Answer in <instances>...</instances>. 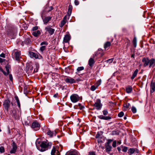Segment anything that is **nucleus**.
<instances>
[{"label": "nucleus", "mask_w": 155, "mask_h": 155, "mask_svg": "<svg viewBox=\"0 0 155 155\" xmlns=\"http://www.w3.org/2000/svg\"><path fill=\"white\" fill-rule=\"evenodd\" d=\"M45 29L46 32H48L51 35L53 34L55 31L54 29L51 28L50 26H48L45 28Z\"/></svg>", "instance_id": "9d476101"}, {"label": "nucleus", "mask_w": 155, "mask_h": 155, "mask_svg": "<svg viewBox=\"0 0 155 155\" xmlns=\"http://www.w3.org/2000/svg\"><path fill=\"white\" fill-rule=\"evenodd\" d=\"M117 149L119 151H120V147H118L117 148Z\"/></svg>", "instance_id": "e2e57ef3"}, {"label": "nucleus", "mask_w": 155, "mask_h": 155, "mask_svg": "<svg viewBox=\"0 0 155 155\" xmlns=\"http://www.w3.org/2000/svg\"><path fill=\"white\" fill-rule=\"evenodd\" d=\"M84 69V68L83 67H79L77 68V70L78 72H79L80 71L83 70Z\"/></svg>", "instance_id": "4c0bfd02"}, {"label": "nucleus", "mask_w": 155, "mask_h": 155, "mask_svg": "<svg viewBox=\"0 0 155 155\" xmlns=\"http://www.w3.org/2000/svg\"><path fill=\"white\" fill-rule=\"evenodd\" d=\"M71 38L70 36L68 35H66L64 38L63 41L65 43L68 42Z\"/></svg>", "instance_id": "f3484780"}, {"label": "nucleus", "mask_w": 155, "mask_h": 155, "mask_svg": "<svg viewBox=\"0 0 155 155\" xmlns=\"http://www.w3.org/2000/svg\"><path fill=\"white\" fill-rule=\"evenodd\" d=\"M98 51H97V52L94 54V58L95 56H96L98 54Z\"/></svg>", "instance_id": "052dcab7"}, {"label": "nucleus", "mask_w": 155, "mask_h": 155, "mask_svg": "<svg viewBox=\"0 0 155 155\" xmlns=\"http://www.w3.org/2000/svg\"><path fill=\"white\" fill-rule=\"evenodd\" d=\"M58 96V94H55L53 96L55 97H57Z\"/></svg>", "instance_id": "680f3d73"}, {"label": "nucleus", "mask_w": 155, "mask_h": 155, "mask_svg": "<svg viewBox=\"0 0 155 155\" xmlns=\"http://www.w3.org/2000/svg\"><path fill=\"white\" fill-rule=\"evenodd\" d=\"M124 120H126L127 119V117H124Z\"/></svg>", "instance_id": "774afa93"}, {"label": "nucleus", "mask_w": 155, "mask_h": 155, "mask_svg": "<svg viewBox=\"0 0 155 155\" xmlns=\"http://www.w3.org/2000/svg\"><path fill=\"white\" fill-rule=\"evenodd\" d=\"M40 124L37 121H34L32 124L31 127L35 130H37L40 129Z\"/></svg>", "instance_id": "0eeeda50"}, {"label": "nucleus", "mask_w": 155, "mask_h": 155, "mask_svg": "<svg viewBox=\"0 0 155 155\" xmlns=\"http://www.w3.org/2000/svg\"><path fill=\"white\" fill-rule=\"evenodd\" d=\"M26 71L28 73L31 74V73H34L33 67L31 65L28 64L27 65L26 67Z\"/></svg>", "instance_id": "6e6552de"}, {"label": "nucleus", "mask_w": 155, "mask_h": 155, "mask_svg": "<svg viewBox=\"0 0 155 155\" xmlns=\"http://www.w3.org/2000/svg\"><path fill=\"white\" fill-rule=\"evenodd\" d=\"M24 42L25 44L28 45L31 43V41L30 38H28L25 39Z\"/></svg>", "instance_id": "f704fd0d"}, {"label": "nucleus", "mask_w": 155, "mask_h": 155, "mask_svg": "<svg viewBox=\"0 0 155 155\" xmlns=\"http://www.w3.org/2000/svg\"><path fill=\"white\" fill-rule=\"evenodd\" d=\"M96 89V87L94 85H92L91 86V90L92 91H94Z\"/></svg>", "instance_id": "49530a36"}, {"label": "nucleus", "mask_w": 155, "mask_h": 155, "mask_svg": "<svg viewBox=\"0 0 155 155\" xmlns=\"http://www.w3.org/2000/svg\"><path fill=\"white\" fill-rule=\"evenodd\" d=\"M0 152L1 153H4L5 152V149L3 147H0Z\"/></svg>", "instance_id": "a19ab883"}, {"label": "nucleus", "mask_w": 155, "mask_h": 155, "mask_svg": "<svg viewBox=\"0 0 155 155\" xmlns=\"http://www.w3.org/2000/svg\"><path fill=\"white\" fill-rule=\"evenodd\" d=\"M135 148H130L129 150L128 153L130 155H131L134 153Z\"/></svg>", "instance_id": "c756f323"}, {"label": "nucleus", "mask_w": 155, "mask_h": 155, "mask_svg": "<svg viewBox=\"0 0 155 155\" xmlns=\"http://www.w3.org/2000/svg\"><path fill=\"white\" fill-rule=\"evenodd\" d=\"M127 148H128L127 147H123V148L122 149L123 151L124 152H127Z\"/></svg>", "instance_id": "09e8293b"}, {"label": "nucleus", "mask_w": 155, "mask_h": 155, "mask_svg": "<svg viewBox=\"0 0 155 155\" xmlns=\"http://www.w3.org/2000/svg\"><path fill=\"white\" fill-rule=\"evenodd\" d=\"M57 132L56 131H52L49 130L47 132V134L48 135H49L50 137H52L54 135L55 136L57 134Z\"/></svg>", "instance_id": "dca6fc26"}, {"label": "nucleus", "mask_w": 155, "mask_h": 155, "mask_svg": "<svg viewBox=\"0 0 155 155\" xmlns=\"http://www.w3.org/2000/svg\"><path fill=\"white\" fill-rule=\"evenodd\" d=\"M70 98L71 101L74 103L78 102L79 100L78 95L76 94H73L71 95Z\"/></svg>", "instance_id": "39448f33"}, {"label": "nucleus", "mask_w": 155, "mask_h": 155, "mask_svg": "<svg viewBox=\"0 0 155 155\" xmlns=\"http://www.w3.org/2000/svg\"><path fill=\"white\" fill-rule=\"evenodd\" d=\"M111 134L112 135H117L119 134V133L117 131H113L112 132Z\"/></svg>", "instance_id": "ea45409f"}, {"label": "nucleus", "mask_w": 155, "mask_h": 155, "mask_svg": "<svg viewBox=\"0 0 155 155\" xmlns=\"http://www.w3.org/2000/svg\"><path fill=\"white\" fill-rule=\"evenodd\" d=\"M9 112L12 117L15 119H19V112L18 110L14 108H9Z\"/></svg>", "instance_id": "f03ea898"}, {"label": "nucleus", "mask_w": 155, "mask_h": 155, "mask_svg": "<svg viewBox=\"0 0 155 155\" xmlns=\"http://www.w3.org/2000/svg\"><path fill=\"white\" fill-rule=\"evenodd\" d=\"M142 61L143 63V66L144 67H145L148 65L149 62V59L148 58H143Z\"/></svg>", "instance_id": "ddd939ff"}, {"label": "nucleus", "mask_w": 155, "mask_h": 155, "mask_svg": "<svg viewBox=\"0 0 155 155\" xmlns=\"http://www.w3.org/2000/svg\"><path fill=\"white\" fill-rule=\"evenodd\" d=\"M133 43L134 47L135 48L137 46V39L135 37L134 38L133 40Z\"/></svg>", "instance_id": "473e14b6"}, {"label": "nucleus", "mask_w": 155, "mask_h": 155, "mask_svg": "<svg viewBox=\"0 0 155 155\" xmlns=\"http://www.w3.org/2000/svg\"><path fill=\"white\" fill-rule=\"evenodd\" d=\"M0 56L1 57H2V58H5V54H4L3 53L1 54L0 55Z\"/></svg>", "instance_id": "4d7b16f0"}, {"label": "nucleus", "mask_w": 155, "mask_h": 155, "mask_svg": "<svg viewBox=\"0 0 155 155\" xmlns=\"http://www.w3.org/2000/svg\"><path fill=\"white\" fill-rule=\"evenodd\" d=\"M77 152L75 151L70 152L68 155H77Z\"/></svg>", "instance_id": "c9c22d12"}, {"label": "nucleus", "mask_w": 155, "mask_h": 155, "mask_svg": "<svg viewBox=\"0 0 155 155\" xmlns=\"http://www.w3.org/2000/svg\"><path fill=\"white\" fill-rule=\"evenodd\" d=\"M29 54L31 57V58H35L36 59L38 58V56L37 53L32 52H29Z\"/></svg>", "instance_id": "aec40b11"}, {"label": "nucleus", "mask_w": 155, "mask_h": 155, "mask_svg": "<svg viewBox=\"0 0 155 155\" xmlns=\"http://www.w3.org/2000/svg\"><path fill=\"white\" fill-rule=\"evenodd\" d=\"M11 104L12 105V106H14V104L12 102H11Z\"/></svg>", "instance_id": "69168bd1"}, {"label": "nucleus", "mask_w": 155, "mask_h": 155, "mask_svg": "<svg viewBox=\"0 0 155 155\" xmlns=\"http://www.w3.org/2000/svg\"><path fill=\"white\" fill-rule=\"evenodd\" d=\"M36 69L35 68L33 72H38V69L39 68V65L38 63H36L35 64Z\"/></svg>", "instance_id": "7c9ffc66"}, {"label": "nucleus", "mask_w": 155, "mask_h": 155, "mask_svg": "<svg viewBox=\"0 0 155 155\" xmlns=\"http://www.w3.org/2000/svg\"><path fill=\"white\" fill-rule=\"evenodd\" d=\"M15 58L17 61H19L21 58L20 53L19 52L16 51L15 52Z\"/></svg>", "instance_id": "412c9836"}, {"label": "nucleus", "mask_w": 155, "mask_h": 155, "mask_svg": "<svg viewBox=\"0 0 155 155\" xmlns=\"http://www.w3.org/2000/svg\"><path fill=\"white\" fill-rule=\"evenodd\" d=\"M131 110L133 113H135L137 112V109L136 107L134 106L132 107Z\"/></svg>", "instance_id": "58836bf2"}, {"label": "nucleus", "mask_w": 155, "mask_h": 155, "mask_svg": "<svg viewBox=\"0 0 155 155\" xmlns=\"http://www.w3.org/2000/svg\"><path fill=\"white\" fill-rule=\"evenodd\" d=\"M52 145V143L49 142L48 141H43L41 142L40 144V147L37 146V148L41 151H44L48 149L51 148Z\"/></svg>", "instance_id": "f257e3e1"}, {"label": "nucleus", "mask_w": 155, "mask_h": 155, "mask_svg": "<svg viewBox=\"0 0 155 155\" xmlns=\"http://www.w3.org/2000/svg\"><path fill=\"white\" fill-rule=\"evenodd\" d=\"M64 80L67 83L73 84L75 83V81L73 78L70 77H67L64 78Z\"/></svg>", "instance_id": "f8f14e48"}, {"label": "nucleus", "mask_w": 155, "mask_h": 155, "mask_svg": "<svg viewBox=\"0 0 155 155\" xmlns=\"http://www.w3.org/2000/svg\"><path fill=\"white\" fill-rule=\"evenodd\" d=\"M67 15H66L64 17L63 20L61 21V23L60 25V27H62L67 22Z\"/></svg>", "instance_id": "2eb2a0df"}, {"label": "nucleus", "mask_w": 155, "mask_h": 155, "mask_svg": "<svg viewBox=\"0 0 155 155\" xmlns=\"http://www.w3.org/2000/svg\"><path fill=\"white\" fill-rule=\"evenodd\" d=\"M132 87L130 86H128L126 87V92L127 93H131L132 91Z\"/></svg>", "instance_id": "393cba45"}, {"label": "nucleus", "mask_w": 155, "mask_h": 155, "mask_svg": "<svg viewBox=\"0 0 155 155\" xmlns=\"http://www.w3.org/2000/svg\"><path fill=\"white\" fill-rule=\"evenodd\" d=\"M15 98L16 100L18 106L19 107H20V104L18 98L17 96L15 97Z\"/></svg>", "instance_id": "2f4dec72"}, {"label": "nucleus", "mask_w": 155, "mask_h": 155, "mask_svg": "<svg viewBox=\"0 0 155 155\" xmlns=\"http://www.w3.org/2000/svg\"><path fill=\"white\" fill-rule=\"evenodd\" d=\"M137 153H138L139 152V150L137 148H135L134 149V152Z\"/></svg>", "instance_id": "13d9d810"}, {"label": "nucleus", "mask_w": 155, "mask_h": 155, "mask_svg": "<svg viewBox=\"0 0 155 155\" xmlns=\"http://www.w3.org/2000/svg\"><path fill=\"white\" fill-rule=\"evenodd\" d=\"M48 45V43L47 42H46V41H44V42H42L41 44V45Z\"/></svg>", "instance_id": "5fc2aeb1"}, {"label": "nucleus", "mask_w": 155, "mask_h": 155, "mask_svg": "<svg viewBox=\"0 0 155 155\" xmlns=\"http://www.w3.org/2000/svg\"><path fill=\"white\" fill-rule=\"evenodd\" d=\"M114 58H112L111 59H110L108 60L107 61L108 62H109L110 63H111L112 62V61L114 60Z\"/></svg>", "instance_id": "603ef678"}, {"label": "nucleus", "mask_w": 155, "mask_h": 155, "mask_svg": "<svg viewBox=\"0 0 155 155\" xmlns=\"http://www.w3.org/2000/svg\"><path fill=\"white\" fill-rule=\"evenodd\" d=\"M94 106L96 107V109L97 110L101 109L102 104L101 103V100L100 99H97L96 102L94 104Z\"/></svg>", "instance_id": "423d86ee"}, {"label": "nucleus", "mask_w": 155, "mask_h": 155, "mask_svg": "<svg viewBox=\"0 0 155 155\" xmlns=\"http://www.w3.org/2000/svg\"><path fill=\"white\" fill-rule=\"evenodd\" d=\"M124 115V113L123 111H121L118 114V116L119 117H122Z\"/></svg>", "instance_id": "79ce46f5"}, {"label": "nucleus", "mask_w": 155, "mask_h": 155, "mask_svg": "<svg viewBox=\"0 0 155 155\" xmlns=\"http://www.w3.org/2000/svg\"><path fill=\"white\" fill-rule=\"evenodd\" d=\"M41 34V32L39 30L34 31L33 32V35L35 37H37Z\"/></svg>", "instance_id": "cd10ccee"}, {"label": "nucleus", "mask_w": 155, "mask_h": 155, "mask_svg": "<svg viewBox=\"0 0 155 155\" xmlns=\"http://www.w3.org/2000/svg\"><path fill=\"white\" fill-rule=\"evenodd\" d=\"M72 9V6L70 5H69V6H68V12L67 13V16H68L69 17L70 16V15H71V13Z\"/></svg>", "instance_id": "b1692460"}, {"label": "nucleus", "mask_w": 155, "mask_h": 155, "mask_svg": "<svg viewBox=\"0 0 155 155\" xmlns=\"http://www.w3.org/2000/svg\"><path fill=\"white\" fill-rule=\"evenodd\" d=\"M111 43L110 42L107 41L106 42L104 45V47L105 49H109Z\"/></svg>", "instance_id": "5701e85b"}, {"label": "nucleus", "mask_w": 155, "mask_h": 155, "mask_svg": "<svg viewBox=\"0 0 155 155\" xmlns=\"http://www.w3.org/2000/svg\"><path fill=\"white\" fill-rule=\"evenodd\" d=\"M88 155H96L95 153L94 152H90Z\"/></svg>", "instance_id": "864d4df0"}, {"label": "nucleus", "mask_w": 155, "mask_h": 155, "mask_svg": "<svg viewBox=\"0 0 155 155\" xmlns=\"http://www.w3.org/2000/svg\"><path fill=\"white\" fill-rule=\"evenodd\" d=\"M113 141L112 139H108L107 140V142L105 143V151L108 153H109L112 148L111 143Z\"/></svg>", "instance_id": "7ed1b4c3"}, {"label": "nucleus", "mask_w": 155, "mask_h": 155, "mask_svg": "<svg viewBox=\"0 0 155 155\" xmlns=\"http://www.w3.org/2000/svg\"><path fill=\"white\" fill-rule=\"evenodd\" d=\"M149 64L150 68L154 67L155 66V59L152 58L149 60Z\"/></svg>", "instance_id": "4468645a"}, {"label": "nucleus", "mask_w": 155, "mask_h": 155, "mask_svg": "<svg viewBox=\"0 0 155 155\" xmlns=\"http://www.w3.org/2000/svg\"><path fill=\"white\" fill-rule=\"evenodd\" d=\"M56 151V148L55 147H53L52 149L51 150V155H55L54 154Z\"/></svg>", "instance_id": "72a5a7b5"}, {"label": "nucleus", "mask_w": 155, "mask_h": 155, "mask_svg": "<svg viewBox=\"0 0 155 155\" xmlns=\"http://www.w3.org/2000/svg\"><path fill=\"white\" fill-rule=\"evenodd\" d=\"M102 133L101 132H98L96 135L95 137L96 138H98L100 137V136L102 135Z\"/></svg>", "instance_id": "e433bc0d"}, {"label": "nucleus", "mask_w": 155, "mask_h": 155, "mask_svg": "<svg viewBox=\"0 0 155 155\" xmlns=\"http://www.w3.org/2000/svg\"><path fill=\"white\" fill-rule=\"evenodd\" d=\"M138 70L137 69H136L135 71L134 72L132 76L131 77V79L133 80L137 76V74L138 72Z\"/></svg>", "instance_id": "c85d7f7f"}, {"label": "nucleus", "mask_w": 155, "mask_h": 155, "mask_svg": "<svg viewBox=\"0 0 155 155\" xmlns=\"http://www.w3.org/2000/svg\"><path fill=\"white\" fill-rule=\"evenodd\" d=\"M98 117L100 119L104 120H108L111 119V117L110 116H104L103 115H100L98 116Z\"/></svg>", "instance_id": "6ab92c4d"}, {"label": "nucleus", "mask_w": 155, "mask_h": 155, "mask_svg": "<svg viewBox=\"0 0 155 155\" xmlns=\"http://www.w3.org/2000/svg\"><path fill=\"white\" fill-rule=\"evenodd\" d=\"M94 63V61L93 58H91L88 61V64L89 66L92 67Z\"/></svg>", "instance_id": "a878e982"}, {"label": "nucleus", "mask_w": 155, "mask_h": 155, "mask_svg": "<svg viewBox=\"0 0 155 155\" xmlns=\"http://www.w3.org/2000/svg\"><path fill=\"white\" fill-rule=\"evenodd\" d=\"M38 29V27L37 26H35L33 27V30L35 31L37 30Z\"/></svg>", "instance_id": "6e6d98bb"}, {"label": "nucleus", "mask_w": 155, "mask_h": 155, "mask_svg": "<svg viewBox=\"0 0 155 155\" xmlns=\"http://www.w3.org/2000/svg\"><path fill=\"white\" fill-rule=\"evenodd\" d=\"M117 143L118 144H120L121 143V142L120 141H118Z\"/></svg>", "instance_id": "0e129e2a"}, {"label": "nucleus", "mask_w": 155, "mask_h": 155, "mask_svg": "<svg viewBox=\"0 0 155 155\" xmlns=\"http://www.w3.org/2000/svg\"><path fill=\"white\" fill-rule=\"evenodd\" d=\"M53 9V7L51 6L50 7H48V6H46L45 7V10L46 12H49L50 11H51Z\"/></svg>", "instance_id": "bb28decb"}, {"label": "nucleus", "mask_w": 155, "mask_h": 155, "mask_svg": "<svg viewBox=\"0 0 155 155\" xmlns=\"http://www.w3.org/2000/svg\"><path fill=\"white\" fill-rule=\"evenodd\" d=\"M134 54H133L131 55V57L134 58Z\"/></svg>", "instance_id": "338daca9"}, {"label": "nucleus", "mask_w": 155, "mask_h": 155, "mask_svg": "<svg viewBox=\"0 0 155 155\" xmlns=\"http://www.w3.org/2000/svg\"><path fill=\"white\" fill-rule=\"evenodd\" d=\"M117 142L116 140H114L112 143V146L114 147H115L116 146Z\"/></svg>", "instance_id": "a18cd8bd"}, {"label": "nucleus", "mask_w": 155, "mask_h": 155, "mask_svg": "<svg viewBox=\"0 0 155 155\" xmlns=\"http://www.w3.org/2000/svg\"><path fill=\"white\" fill-rule=\"evenodd\" d=\"M52 17L50 16L45 17L44 19H43L44 23L46 24L51 19Z\"/></svg>", "instance_id": "a211bd4d"}, {"label": "nucleus", "mask_w": 155, "mask_h": 155, "mask_svg": "<svg viewBox=\"0 0 155 155\" xmlns=\"http://www.w3.org/2000/svg\"><path fill=\"white\" fill-rule=\"evenodd\" d=\"M5 59L0 58V63L2 62Z\"/></svg>", "instance_id": "bf43d9fd"}, {"label": "nucleus", "mask_w": 155, "mask_h": 155, "mask_svg": "<svg viewBox=\"0 0 155 155\" xmlns=\"http://www.w3.org/2000/svg\"><path fill=\"white\" fill-rule=\"evenodd\" d=\"M10 101L8 99L5 100L3 103V106L4 108L7 111H8V108L10 106Z\"/></svg>", "instance_id": "9b49d317"}, {"label": "nucleus", "mask_w": 155, "mask_h": 155, "mask_svg": "<svg viewBox=\"0 0 155 155\" xmlns=\"http://www.w3.org/2000/svg\"><path fill=\"white\" fill-rule=\"evenodd\" d=\"M103 113L104 115L105 116L108 114V112L107 110H105L103 111Z\"/></svg>", "instance_id": "37998d69"}, {"label": "nucleus", "mask_w": 155, "mask_h": 155, "mask_svg": "<svg viewBox=\"0 0 155 155\" xmlns=\"http://www.w3.org/2000/svg\"><path fill=\"white\" fill-rule=\"evenodd\" d=\"M8 75H9V78L10 80L11 81H12L13 80V78L12 75L9 74Z\"/></svg>", "instance_id": "8fccbe9b"}, {"label": "nucleus", "mask_w": 155, "mask_h": 155, "mask_svg": "<svg viewBox=\"0 0 155 155\" xmlns=\"http://www.w3.org/2000/svg\"><path fill=\"white\" fill-rule=\"evenodd\" d=\"M74 3L76 5H78L79 4V2L78 0H75Z\"/></svg>", "instance_id": "3c124183"}, {"label": "nucleus", "mask_w": 155, "mask_h": 155, "mask_svg": "<svg viewBox=\"0 0 155 155\" xmlns=\"http://www.w3.org/2000/svg\"><path fill=\"white\" fill-rule=\"evenodd\" d=\"M151 93H153L155 91V83L152 82L151 83Z\"/></svg>", "instance_id": "4be33fe9"}, {"label": "nucleus", "mask_w": 155, "mask_h": 155, "mask_svg": "<svg viewBox=\"0 0 155 155\" xmlns=\"http://www.w3.org/2000/svg\"><path fill=\"white\" fill-rule=\"evenodd\" d=\"M130 105V104L129 103H126L124 105V107L126 108H128L129 106Z\"/></svg>", "instance_id": "c03bdc74"}, {"label": "nucleus", "mask_w": 155, "mask_h": 155, "mask_svg": "<svg viewBox=\"0 0 155 155\" xmlns=\"http://www.w3.org/2000/svg\"><path fill=\"white\" fill-rule=\"evenodd\" d=\"M12 141L13 142L11 144V146L12 147V149L11 150L10 153H15L16 151L17 147L16 143L13 140Z\"/></svg>", "instance_id": "1a4fd4ad"}, {"label": "nucleus", "mask_w": 155, "mask_h": 155, "mask_svg": "<svg viewBox=\"0 0 155 155\" xmlns=\"http://www.w3.org/2000/svg\"><path fill=\"white\" fill-rule=\"evenodd\" d=\"M45 46H41L40 48V50L42 52H43V51H44L45 49Z\"/></svg>", "instance_id": "de8ad7c7"}, {"label": "nucleus", "mask_w": 155, "mask_h": 155, "mask_svg": "<svg viewBox=\"0 0 155 155\" xmlns=\"http://www.w3.org/2000/svg\"><path fill=\"white\" fill-rule=\"evenodd\" d=\"M5 67L6 72H5L1 67H0V72H2L5 76H7L10 73L9 69L10 68V66L8 64Z\"/></svg>", "instance_id": "20e7f679"}]
</instances>
